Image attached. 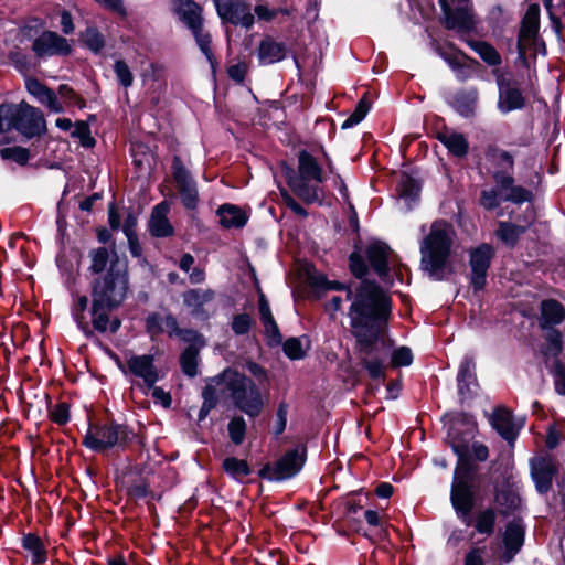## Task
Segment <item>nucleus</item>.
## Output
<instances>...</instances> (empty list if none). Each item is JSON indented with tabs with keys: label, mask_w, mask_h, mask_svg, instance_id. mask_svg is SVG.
I'll return each mask as SVG.
<instances>
[{
	"label": "nucleus",
	"mask_w": 565,
	"mask_h": 565,
	"mask_svg": "<svg viewBox=\"0 0 565 565\" xmlns=\"http://www.w3.org/2000/svg\"><path fill=\"white\" fill-rule=\"evenodd\" d=\"M214 377L203 390L202 397H203V404L201 406V409L199 412V419H204L207 414L216 406L217 404V393L216 387L221 386L222 384H217Z\"/></svg>",
	"instance_id": "43"
},
{
	"label": "nucleus",
	"mask_w": 565,
	"mask_h": 565,
	"mask_svg": "<svg viewBox=\"0 0 565 565\" xmlns=\"http://www.w3.org/2000/svg\"><path fill=\"white\" fill-rule=\"evenodd\" d=\"M564 318L565 310L559 302L556 300H545L542 302L540 320L542 329H553L552 326L559 324Z\"/></svg>",
	"instance_id": "27"
},
{
	"label": "nucleus",
	"mask_w": 565,
	"mask_h": 565,
	"mask_svg": "<svg viewBox=\"0 0 565 565\" xmlns=\"http://www.w3.org/2000/svg\"><path fill=\"white\" fill-rule=\"evenodd\" d=\"M127 370L134 376L141 379L148 390L159 380V372L151 354L131 355L127 360Z\"/></svg>",
	"instance_id": "17"
},
{
	"label": "nucleus",
	"mask_w": 565,
	"mask_h": 565,
	"mask_svg": "<svg viewBox=\"0 0 565 565\" xmlns=\"http://www.w3.org/2000/svg\"><path fill=\"white\" fill-rule=\"evenodd\" d=\"M58 95L70 105H76L79 108L85 106V102L68 85H61L58 87Z\"/></svg>",
	"instance_id": "63"
},
{
	"label": "nucleus",
	"mask_w": 565,
	"mask_h": 565,
	"mask_svg": "<svg viewBox=\"0 0 565 565\" xmlns=\"http://www.w3.org/2000/svg\"><path fill=\"white\" fill-rule=\"evenodd\" d=\"M0 157L2 160H10L20 166L28 163L30 159V151L22 147H7L0 149Z\"/></svg>",
	"instance_id": "47"
},
{
	"label": "nucleus",
	"mask_w": 565,
	"mask_h": 565,
	"mask_svg": "<svg viewBox=\"0 0 565 565\" xmlns=\"http://www.w3.org/2000/svg\"><path fill=\"white\" fill-rule=\"evenodd\" d=\"M544 7L548 13L554 30L559 34L565 20V1L544 0Z\"/></svg>",
	"instance_id": "40"
},
{
	"label": "nucleus",
	"mask_w": 565,
	"mask_h": 565,
	"mask_svg": "<svg viewBox=\"0 0 565 565\" xmlns=\"http://www.w3.org/2000/svg\"><path fill=\"white\" fill-rule=\"evenodd\" d=\"M128 440V430L116 424L90 426L84 436L83 444L94 451H105L114 447H122Z\"/></svg>",
	"instance_id": "9"
},
{
	"label": "nucleus",
	"mask_w": 565,
	"mask_h": 565,
	"mask_svg": "<svg viewBox=\"0 0 565 565\" xmlns=\"http://www.w3.org/2000/svg\"><path fill=\"white\" fill-rule=\"evenodd\" d=\"M467 44L480 56L489 66H498L502 63L501 55L493 45L484 41L468 40Z\"/></svg>",
	"instance_id": "33"
},
{
	"label": "nucleus",
	"mask_w": 565,
	"mask_h": 565,
	"mask_svg": "<svg viewBox=\"0 0 565 565\" xmlns=\"http://www.w3.org/2000/svg\"><path fill=\"white\" fill-rule=\"evenodd\" d=\"M478 102V92L475 88L458 92L452 100V107L463 117H470L475 113Z\"/></svg>",
	"instance_id": "31"
},
{
	"label": "nucleus",
	"mask_w": 565,
	"mask_h": 565,
	"mask_svg": "<svg viewBox=\"0 0 565 565\" xmlns=\"http://www.w3.org/2000/svg\"><path fill=\"white\" fill-rule=\"evenodd\" d=\"M554 388L558 395L565 396V362L556 360L553 366Z\"/></svg>",
	"instance_id": "55"
},
{
	"label": "nucleus",
	"mask_w": 565,
	"mask_h": 565,
	"mask_svg": "<svg viewBox=\"0 0 565 565\" xmlns=\"http://www.w3.org/2000/svg\"><path fill=\"white\" fill-rule=\"evenodd\" d=\"M486 159L491 164L499 168L497 171L510 174L509 172L513 170V158L509 152L504 150L491 148L487 151Z\"/></svg>",
	"instance_id": "39"
},
{
	"label": "nucleus",
	"mask_w": 565,
	"mask_h": 565,
	"mask_svg": "<svg viewBox=\"0 0 565 565\" xmlns=\"http://www.w3.org/2000/svg\"><path fill=\"white\" fill-rule=\"evenodd\" d=\"M17 130L26 138L45 132L46 124L42 111L25 102L0 105V134Z\"/></svg>",
	"instance_id": "5"
},
{
	"label": "nucleus",
	"mask_w": 565,
	"mask_h": 565,
	"mask_svg": "<svg viewBox=\"0 0 565 565\" xmlns=\"http://www.w3.org/2000/svg\"><path fill=\"white\" fill-rule=\"evenodd\" d=\"M451 448L458 456L454 472L450 500L458 518L466 524H471L470 513L475 507V493L471 489L472 471L469 462V446L465 441H451Z\"/></svg>",
	"instance_id": "4"
},
{
	"label": "nucleus",
	"mask_w": 565,
	"mask_h": 565,
	"mask_svg": "<svg viewBox=\"0 0 565 565\" xmlns=\"http://www.w3.org/2000/svg\"><path fill=\"white\" fill-rule=\"evenodd\" d=\"M370 110V102L366 97H362L358 103L354 111L343 121L342 128H351L358 124H360L366 116Z\"/></svg>",
	"instance_id": "48"
},
{
	"label": "nucleus",
	"mask_w": 565,
	"mask_h": 565,
	"mask_svg": "<svg viewBox=\"0 0 565 565\" xmlns=\"http://www.w3.org/2000/svg\"><path fill=\"white\" fill-rule=\"evenodd\" d=\"M115 74L119 81V83L124 87H129L132 85L134 76L128 67V65L124 61H117L114 66Z\"/></svg>",
	"instance_id": "61"
},
{
	"label": "nucleus",
	"mask_w": 565,
	"mask_h": 565,
	"mask_svg": "<svg viewBox=\"0 0 565 565\" xmlns=\"http://www.w3.org/2000/svg\"><path fill=\"white\" fill-rule=\"evenodd\" d=\"M25 87L26 90L32 96H34L40 103H42L44 98L49 95V93L52 90L35 78H26Z\"/></svg>",
	"instance_id": "59"
},
{
	"label": "nucleus",
	"mask_w": 565,
	"mask_h": 565,
	"mask_svg": "<svg viewBox=\"0 0 565 565\" xmlns=\"http://www.w3.org/2000/svg\"><path fill=\"white\" fill-rule=\"evenodd\" d=\"M181 200L186 209H195L199 201L196 182L179 188Z\"/></svg>",
	"instance_id": "54"
},
{
	"label": "nucleus",
	"mask_w": 565,
	"mask_h": 565,
	"mask_svg": "<svg viewBox=\"0 0 565 565\" xmlns=\"http://www.w3.org/2000/svg\"><path fill=\"white\" fill-rule=\"evenodd\" d=\"M147 327L150 331L166 332L169 337H175L180 330L178 320L170 313L164 316L153 313L149 316Z\"/></svg>",
	"instance_id": "30"
},
{
	"label": "nucleus",
	"mask_w": 565,
	"mask_h": 565,
	"mask_svg": "<svg viewBox=\"0 0 565 565\" xmlns=\"http://www.w3.org/2000/svg\"><path fill=\"white\" fill-rule=\"evenodd\" d=\"M308 281L311 287L316 289H340L341 285L338 282H330L324 275L317 271H308Z\"/></svg>",
	"instance_id": "58"
},
{
	"label": "nucleus",
	"mask_w": 565,
	"mask_h": 565,
	"mask_svg": "<svg viewBox=\"0 0 565 565\" xmlns=\"http://www.w3.org/2000/svg\"><path fill=\"white\" fill-rule=\"evenodd\" d=\"M224 471L237 481H242L252 472L250 467L246 460L236 457H227L223 460L222 465Z\"/></svg>",
	"instance_id": "38"
},
{
	"label": "nucleus",
	"mask_w": 565,
	"mask_h": 565,
	"mask_svg": "<svg viewBox=\"0 0 565 565\" xmlns=\"http://www.w3.org/2000/svg\"><path fill=\"white\" fill-rule=\"evenodd\" d=\"M89 258H90V266L89 271L93 274H99L102 273L107 264L113 260L109 258V252L106 247H98L94 248L89 252Z\"/></svg>",
	"instance_id": "46"
},
{
	"label": "nucleus",
	"mask_w": 565,
	"mask_h": 565,
	"mask_svg": "<svg viewBox=\"0 0 565 565\" xmlns=\"http://www.w3.org/2000/svg\"><path fill=\"white\" fill-rule=\"evenodd\" d=\"M252 326V318L247 313H241L233 318L232 330L237 335L246 334Z\"/></svg>",
	"instance_id": "62"
},
{
	"label": "nucleus",
	"mask_w": 565,
	"mask_h": 565,
	"mask_svg": "<svg viewBox=\"0 0 565 565\" xmlns=\"http://www.w3.org/2000/svg\"><path fill=\"white\" fill-rule=\"evenodd\" d=\"M72 136L79 139L81 145L85 148H92L95 146V139L92 137L90 128L85 121H76Z\"/></svg>",
	"instance_id": "52"
},
{
	"label": "nucleus",
	"mask_w": 565,
	"mask_h": 565,
	"mask_svg": "<svg viewBox=\"0 0 565 565\" xmlns=\"http://www.w3.org/2000/svg\"><path fill=\"white\" fill-rule=\"evenodd\" d=\"M228 434L235 445H241L245 438L246 423L243 417H234L228 423Z\"/></svg>",
	"instance_id": "53"
},
{
	"label": "nucleus",
	"mask_w": 565,
	"mask_h": 565,
	"mask_svg": "<svg viewBox=\"0 0 565 565\" xmlns=\"http://www.w3.org/2000/svg\"><path fill=\"white\" fill-rule=\"evenodd\" d=\"M86 46L95 53H98L105 45L103 35L96 29H87L83 35Z\"/></svg>",
	"instance_id": "56"
},
{
	"label": "nucleus",
	"mask_w": 565,
	"mask_h": 565,
	"mask_svg": "<svg viewBox=\"0 0 565 565\" xmlns=\"http://www.w3.org/2000/svg\"><path fill=\"white\" fill-rule=\"evenodd\" d=\"M258 305L260 320L265 328L266 334L270 337L275 342H280L281 334L279 332V328L271 315L269 303L264 294H260Z\"/></svg>",
	"instance_id": "32"
},
{
	"label": "nucleus",
	"mask_w": 565,
	"mask_h": 565,
	"mask_svg": "<svg viewBox=\"0 0 565 565\" xmlns=\"http://www.w3.org/2000/svg\"><path fill=\"white\" fill-rule=\"evenodd\" d=\"M445 18V25L459 33H468L475 28L472 10L465 8H449L448 0H439Z\"/></svg>",
	"instance_id": "18"
},
{
	"label": "nucleus",
	"mask_w": 565,
	"mask_h": 565,
	"mask_svg": "<svg viewBox=\"0 0 565 565\" xmlns=\"http://www.w3.org/2000/svg\"><path fill=\"white\" fill-rule=\"evenodd\" d=\"M493 253V248L488 244H482L470 253L471 284L476 290L482 289L486 285Z\"/></svg>",
	"instance_id": "15"
},
{
	"label": "nucleus",
	"mask_w": 565,
	"mask_h": 565,
	"mask_svg": "<svg viewBox=\"0 0 565 565\" xmlns=\"http://www.w3.org/2000/svg\"><path fill=\"white\" fill-rule=\"evenodd\" d=\"M215 299V291L212 289L193 288L182 294L184 306L190 310V313L195 318L207 319L209 313L205 305Z\"/></svg>",
	"instance_id": "19"
},
{
	"label": "nucleus",
	"mask_w": 565,
	"mask_h": 565,
	"mask_svg": "<svg viewBox=\"0 0 565 565\" xmlns=\"http://www.w3.org/2000/svg\"><path fill=\"white\" fill-rule=\"evenodd\" d=\"M282 349H284L285 354L291 360L302 359L306 353V351L302 347V342L297 338H289L284 343Z\"/></svg>",
	"instance_id": "57"
},
{
	"label": "nucleus",
	"mask_w": 565,
	"mask_h": 565,
	"mask_svg": "<svg viewBox=\"0 0 565 565\" xmlns=\"http://www.w3.org/2000/svg\"><path fill=\"white\" fill-rule=\"evenodd\" d=\"M214 2L222 20L246 29L254 24V15L244 0H214Z\"/></svg>",
	"instance_id": "13"
},
{
	"label": "nucleus",
	"mask_w": 565,
	"mask_h": 565,
	"mask_svg": "<svg viewBox=\"0 0 565 565\" xmlns=\"http://www.w3.org/2000/svg\"><path fill=\"white\" fill-rule=\"evenodd\" d=\"M217 215L220 223L225 228L231 227H243L247 222V216L237 206L231 204H224L218 207Z\"/></svg>",
	"instance_id": "29"
},
{
	"label": "nucleus",
	"mask_w": 565,
	"mask_h": 565,
	"mask_svg": "<svg viewBox=\"0 0 565 565\" xmlns=\"http://www.w3.org/2000/svg\"><path fill=\"white\" fill-rule=\"evenodd\" d=\"M172 169H173V179L178 185V189L183 185H188V184L195 182L194 179L192 178L191 173L183 166V163L179 157L173 158Z\"/></svg>",
	"instance_id": "50"
},
{
	"label": "nucleus",
	"mask_w": 565,
	"mask_h": 565,
	"mask_svg": "<svg viewBox=\"0 0 565 565\" xmlns=\"http://www.w3.org/2000/svg\"><path fill=\"white\" fill-rule=\"evenodd\" d=\"M306 460V447L298 446L287 451L274 466L266 465L259 470V477L269 481H281L297 475Z\"/></svg>",
	"instance_id": "10"
},
{
	"label": "nucleus",
	"mask_w": 565,
	"mask_h": 565,
	"mask_svg": "<svg viewBox=\"0 0 565 565\" xmlns=\"http://www.w3.org/2000/svg\"><path fill=\"white\" fill-rule=\"evenodd\" d=\"M32 51L38 57L67 55L72 49L67 40L55 32L45 31L32 44Z\"/></svg>",
	"instance_id": "14"
},
{
	"label": "nucleus",
	"mask_w": 565,
	"mask_h": 565,
	"mask_svg": "<svg viewBox=\"0 0 565 565\" xmlns=\"http://www.w3.org/2000/svg\"><path fill=\"white\" fill-rule=\"evenodd\" d=\"M196 358L198 349L194 345H189L181 355L180 362L182 371L189 376L196 374Z\"/></svg>",
	"instance_id": "49"
},
{
	"label": "nucleus",
	"mask_w": 565,
	"mask_h": 565,
	"mask_svg": "<svg viewBox=\"0 0 565 565\" xmlns=\"http://www.w3.org/2000/svg\"><path fill=\"white\" fill-rule=\"evenodd\" d=\"M492 427L508 441L515 439L518 430L512 420V414L504 407H498L490 416Z\"/></svg>",
	"instance_id": "23"
},
{
	"label": "nucleus",
	"mask_w": 565,
	"mask_h": 565,
	"mask_svg": "<svg viewBox=\"0 0 565 565\" xmlns=\"http://www.w3.org/2000/svg\"><path fill=\"white\" fill-rule=\"evenodd\" d=\"M170 206L167 202H161L152 210L149 221V231L156 237H167L172 235L173 227L168 220Z\"/></svg>",
	"instance_id": "21"
},
{
	"label": "nucleus",
	"mask_w": 565,
	"mask_h": 565,
	"mask_svg": "<svg viewBox=\"0 0 565 565\" xmlns=\"http://www.w3.org/2000/svg\"><path fill=\"white\" fill-rule=\"evenodd\" d=\"M498 85L497 107L501 114L521 110L526 105V98L515 81L507 78L501 72L493 71Z\"/></svg>",
	"instance_id": "11"
},
{
	"label": "nucleus",
	"mask_w": 565,
	"mask_h": 565,
	"mask_svg": "<svg viewBox=\"0 0 565 565\" xmlns=\"http://www.w3.org/2000/svg\"><path fill=\"white\" fill-rule=\"evenodd\" d=\"M347 298L352 300L348 316L352 334L364 354L362 365L372 379H382L384 363L372 355V347L384 331L391 311L388 298L376 284L369 280L350 286Z\"/></svg>",
	"instance_id": "1"
},
{
	"label": "nucleus",
	"mask_w": 565,
	"mask_h": 565,
	"mask_svg": "<svg viewBox=\"0 0 565 565\" xmlns=\"http://www.w3.org/2000/svg\"><path fill=\"white\" fill-rule=\"evenodd\" d=\"M456 232L444 220L435 221L420 242V269L433 280H443L449 267V257Z\"/></svg>",
	"instance_id": "2"
},
{
	"label": "nucleus",
	"mask_w": 565,
	"mask_h": 565,
	"mask_svg": "<svg viewBox=\"0 0 565 565\" xmlns=\"http://www.w3.org/2000/svg\"><path fill=\"white\" fill-rule=\"evenodd\" d=\"M558 473V465L548 457H537L531 462V475L539 493L546 494Z\"/></svg>",
	"instance_id": "16"
},
{
	"label": "nucleus",
	"mask_w": 565,
	"mask_h": 565,
	"mask_svg": "<svg viewBox=\"0 0 565 565\" xmlns=\"http://www.w3.org/2000/svg\"><path fill=\"white\" fill-rule=\"evenodd\" d=\"M323 162L307 150L298 153L297 172L291 168L286 171L287 182L292 192L306 202H313L319 199V184L326 180L323 164L330 173H334V166L331 158L324 150H321Z\"/></svg>",
	"instance_id": "3"
},
{
	"label": "nucleus",
	"mask_w": 565,
	"mask_h": 565,
	"mask_svg": "<svg viewBox=\"0 0 565 565\" xmlns=\"http://www.w3.org/2000/svg\"><path fill=\"white\" fill-rule=\"evenodd\" d=\"M545 342L541 345V354L545 358H557L563 351V337L556 329H545Z\"/></svg>",
	"instance_id": "34"
},
{
	"label": "nucleus",
	"mask_w": 565,
	"mask_h": 565,
	"mask_svg": "<svg viewBox=\"0 0 565 565\" xmlns=\"http://www.w3.org/2000/svg\"><path fill=\"white\" fill-rule=\"evenodd\" d=\"M413 362V353L409 348L401 347L396 349L392 354V365L395 367L398 366H408Z\"/></svg>",
	"instance_id": "60"
},
{
	"label": "nucleus",
	"mask_w": 565,
	"mask_h": 565,
	"mask_svg": "<svg viewBox=\"0 0 565 565\" xmlns=\"http://www.w3.org/2000/svg\"><path fill=\"white\" fill-rule=\"evenodd\" d=\"M526 226L516 225L509 222H500L497 230V236L508 246H514L522 233L525 232Z\"/></svg>",
	"instance_id": "42"
},
{
	"label": "nucleus",
	"mask_w": 565,
	"mask_h": 565,
	"mask_svg": "<svg viewBox=\"0 0 565 565\" xmlns=\"http://www.w3.org/2000/svg\"><path fill=\"white\" fill-rule=\"evenodd\" d=\"M217 384H224L230 392L236 407L250 417H256L263 408V399L256 384L244 374L235 370H224L215 380Z\"/></svg>",
	"instance_id": "6"
},
{
	"label": "nucleus",
	"mask_w": 565,
	"mask_h": 565,
	"mask_svg": "<svg viewBox=\"0 0 565 565\" xmlns=\"http://www.w3.org/2000/svg\"><path fill=\"white\" fill-rule=\"evenodd\" d=\"M439 140L456 157H463L468 152L469 145L462 134H443L439 136Z\"/></svg>",
	"instance_id": "37"
},
{
	"label": "nucleus",
	"mask_w": 565,
	"mask_h": 565,
	"mask_svg": "<svg viewBox=\"0 0 565 565\" xmlns=\"http://www.w3.org/2000/svg\"><path fill=\"white\" fill-rule=\"evenodd\" d=\"M492 177L497 188L483 190L480 195V204L484 209L493 210L500 205L501 201L520 204L531 200L532 193L520 185H515L511 174L493 171Z\"/></svg>",
	"instance_id": "8"
},
{
	"label": "nucleus",
	"mask_w": 565,
	"mask_h": 565,
	"mask_svg": "<svg viewBox=\"0 0 565 565\" xmlns=\"http://www.w3.org/2000/svg\"><path fill=\"white\" fill-rule=\"evenodd\" d=\"M495 522V510L492 508H486L476 513L475 529L480 534L492 535L494 533Z\"/></svg>",
	"instance_id": "36"
},
{
	"label": "nucleus",
	"mask_w": 565,
	"mask_h": 565,
	"mask_svg": "<svg viewBox=\"0 0 565 565\" xmlns=\"http://www.w3.org/2000/svg\"><path fill=\"white\" fill-rule=\"evenodd\" d=\"M113 306H108L105 303H100L98 306L93 301L92 305V316H93V326L95 330L98 332H106L109 330L111 333L117 332L120 327V321L115 319L109 322L108 311L113 309Z\"/></svg>",
	"instance_id": "28"
},
{
	"label": "nucleus",
	"mask_w": 565,
	"mask_h": 565,
	"mask_svg": "<svg viewBox=\"0 0 565 565\" xmlns=\"http://www.w3.org/2000/svg\"><path fill=\"white\" fill-rule=\"evenodd\" d=\"M174 10L190 30L202 24V8L195 1L175 0Z\"/></svg>",
	"instance_id": "24"
},
{
	"label": "nucleus",
	"mask_w": 565,
	"mask_h": 565,
	"mask_svg": "<svg viewBox=\"0 0 565 565\" xmlns=\"http://www.w3.org/2000/svg\"><path fill=\"white\" fill-rule=\"evenodd\" d=\"M191 32L194 35L200 50L210 62L212 68L215 70L216 61L211 50V35L203 30L202 24L198 26V29H191Z\"/></svg>",
	"instance_id": "45"
},
{
	"label": "nucleus",
	"mask_w": 565,
	"mask_h": 565,
	"mask_svg": "<svg viewBox=\"0 0 565 565\" xmlns=\"http://www.w3.org/2000/svg\"><path fill=\"white\" fill-rule=\"evenodd\" d=\"M476 362L471 355H466L458 370L457 381L459 394L467 397L471 393V386L477 385Z\"/></svg>",
	"instance_id": "26"
},
{
	"label": "nucleus",
	"mask_w": 565,
	"mask_h": 565,
	"mask_svg": "<svg viewBox=\"0 0 565 565\" xmlns=\"http://www.w3.org/2000/svg\"><path fill=\"white\" fill-rule=\"evenodd\" d=\"M439 54L445 60V62L450 66V68L456 73L457 78L459 81H465L469 76L468 73L466 72V61L477 63L476 60L469 58L462 52H440Z\"/></svg>",
	"instance_id": "35"
},
{
	"label": "nucleus",
	"mask_w": 565,
	"mask_h": 565,
	"mask_svg": "<svg viewBox=\"0 0 565 565\" xmlns=\"http://www.w3.org/2000/svg\"><path fill=\"white\" fill-rule=\"evenodd\" d=\"M128 290V277L117 258L113 259L107 274L97 279L93 286V301L96 306L105 303L118 307L125 299Z\"/></svg>",
	"instance_id": "7"
},
{
	"label": "nucleus",
	"mask_w": 565,
	"mask_h": 565,
	"mask_svg": "<svg viewBox=\"0 0 565 565\" xmlns=\"http://www.w3.org/2000/svg\"><path fill=\"white\" fill-rule=\"evenodd\" d=\"M22 546L32 554V562L34 565L45 562V548L39 536L31 533L24 535L22 539Z\"/></svg>",
	"instance_id": "41"
},
{
	"label": "nucleus",
	"mask_w": 565,
	"mask_h": 565,
	"mask_svg": "<svg viewBox=\"0 0 565 565\" xmlns=\"http://www.w3.org/2000/svg\"><path fill=\"white\" fill-rule=\"evenodd\" d=\"M248 66L245 62H238L234 65H231L227 70L228 77L236 83L241 84L244 82L245 75L247 73Z\"/></svg>",
	"instance_id": "64"
},
{
	"label": "nucleus",
	"mask_w": 565,
	"mask_h": 565,
	"mask_svg": "<svg viewBox=\"0 0 565 565\" xmlns=\"http://www.w3.org/2000/svg\"><path fill=\"white\" fill-rule=\"evenodd\" d=\"M524 525L521 520L510 521L503 533V544L508 558L511 559L522 547L524 543Z\"/></svg>",
	"instance_id": "22"
},
{
	"label": "nucleus",
	"mask_w": 565,
	"mask_h": 565,
	"mask_svg": "<svg viewBox=\"0 0 565 565\" xmlns=\"http://www.w3.org/2000/svg\"><path fill=\"white\" fill-rule=\"evenodd\" d=\"M391 252L386 244L380 242L373 243L366 248L367 260L380 277L387 275V259Z\"/></svg>",
	"instance_id": "25"
},
{
	"label": "nucleus",
	"mask_w": 565,
	"mask_h": 565,
	"mask_svg": "<svg viewBox=\"0 0 565 565\" xmlns=\"http://www.w3.org/2000/svg\"><path fill=\"white\" fill-rule=\"evenodd\" d=\"M539 26L540 7L536 3H532L527 7L523 17L518 38V53L521 60H525L526 51L534 45Z\"/></svg>",
	"instance_id": "12"
},
{
	"label": "nucleus",
	"mask_w": 565,
	"mask_h": 565,
	"mask_svg": "<svg viewBox=\"0 0 565 565\" xmlns=\"http://www.w3.org/2000/svg\"><path fill=\"white\" fill-rule=\"evenodd\" d=\"M398 192L405 200L413 201L418 195L419 185L413 178L404 174L398 183Z\"/></svg>",
	"instance_id": "51"
},
{
	"label": "nucleus",
	"mask_w": 565,
	"mask_h": 565,
	"mask_svg": "<svg viewBox=\"0 0 565 565\" xmlns=\"http://www.w3.org/2000/svg\"><path fill=\"white\" fill-rule=\"evenodd\" d=\"M194 263V257L191 254L185 253L180 258L179 268L185 273H190L189 279L191 284H202L205 280V271L203 268L200 267L193 268Z\"/></svg>",
	"instance_id": "44"
},
{
	"label": "nucleus",
	"mask_w": 565,
	"mask_h": 565,
	"mask_svg": "<svg viewBox=\"0 0 565 565\" xmlns=\"http://www.w3.org/2000/svg\"><path fill=\"white\" fill-rule=\"evenodd\" d=\"M287 55V46L271 36H265L258 44L257 57L260 65H271L282 61Z\"/></svg>",
	"instance_id": "20"
}]
</instances>
